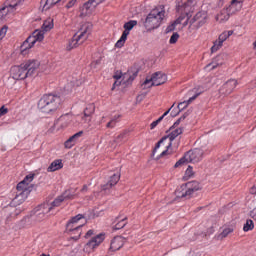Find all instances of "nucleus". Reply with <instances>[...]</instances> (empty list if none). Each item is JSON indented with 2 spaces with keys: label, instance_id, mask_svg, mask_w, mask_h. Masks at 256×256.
Masks as SVG:
<instances>
[{
  "label": "nucleus",
  "instance_id": "40",
  "mask_svg": "<svg viewBox=\"0 0 256 256\" xmlns=\"http://www.w3.org/2000/svg\"><path fill=\"white\" fill-rule=\"evenodd\" d=\"M231 35H233L232 30L224 31L219 35L218 41L225 43V41H227V39H229V37H231Z\"/></svg>",
  "mask_w": 256,
  "mask_h": 256
},
{
  "label": "nucleus",
  "instance_id": "25",
  "mask_svg": "<svg viewBox=\"0 0 256 256\" xmlns=\"http://www.w3.org/2000/svg\"><path fill=\"white\" fill-rule=\"evenodd\" d=\"M124 245L125 239L122 236H116L111 242L110 249L111 251H119Z\"/></svg>",
  "mask_w": 256,
  "mask_h": 256
},
{
  "label": "nucleus",
  "instance_id": "37",
  "mask_svg": "<svg viewBox=\"0 0 256 256\" xmlns=\"http://www.w3.org/2000/svg\"><path fill=\"white\" fill-rule=\"evenodd\" d=\"M223 65V61H221V56H217L213 59L212 63L208 64L206 67H211V70L217 69V67H221Z\"/></svg>",
  "mask_w": 256,
  "mask_h": 256
},
{
  "label": "nucleus",
  "instance_id": "29",
  "mask_svg": "<svg viewBox=\"0 0 256 256\" xmlns=\"http://www.w3.org/2000/svg\"><path fill=\"white\" fill-rule=\"evenodd\" d=\"M186 189L188 190V193L191 197L196 191H201V184L197 181H190L185 183Z\"/></svg>",
  "mask_w": 256,
  "mask_h": 256
},
{
  "label": "nucleus",
  "instance_id": "55",
  "mask_svg": "<svg viewBox=\"0 0 256 256\" xmlns=\"http://www.w3.org/2000/svg\"><path fill=\"white\" fill-rule=\"evenodd\" d=\"M67 233H69V235H71V239H73V237H77V231H67Z\"/></svg>",
  "mask_w": 256,
  "mask_h": 256
},
{
  "label": "nucleus",
  "instance_id": "8",
  "mask_svg": "<svg viewBox=\"0 0 256 256\" xmlns=\"http://www.w3.org/2000/svg\"><path fill=\"white\" fill-rule=\"evenodd\" d=\"M203 153V150L200 148L190 150L184 155L183 158L175 163L174 167H181V165H185L187 163H199V161L203 159Z\"/></svg>",
  "mask_w": 256,
  "mask_h": 256
},
{
  "label": "nucleus",
  "instance_id": "59",
  "mask_svg": "<svg viewBox=\"0 0 256 256\" xmlns=\"http://www.w3.org/2000/svg\"><path fill=\"white\" fill-rule=\"evenodd\" d=\"M119 139H125V133H122L120 135L117 136L116 141Z\"/></svg>",
  "mask_w": 256,
  "mask_h": 256
},
{
  "label": "nucleus",
  "instance_id": "36",
  "mask_svg": "<svg viewBox=\"0 0 256 256\" xmlns=\"http://www.w3.org/2000/svg\"><path fill=\"white\" fill-rule=\"evenodd\" d=\"M53 27H55V24L53 23V18H48L43 22L41 29L44 33H47L51 31Z\"/></svg>",
  "mask_w": 256,
  "mask_h": 256
},
{
  "label": "nucleus",
  "instance_id": "60",
  "mask_svg": "<svg viewBox=\"0 0 256 256\" xmlns=\"http://www.w3.org/2000/svg\"><path fill=\"white\" fill-rule=\"evenodd\" d=\"M89 187L87 185H84L81 189L82 193H85V191H88Z\"/></svg>",
  "mask_w": 256,
  "mask_h": 256
},
{
  "label": "nucleus",
  "instance_id": "42",
  "mask_svg": "<svg viewBox=\"0 0 256 256\" xmlns=\"http://www.w3.org/2000/svg\"><path fill=\"white\" fill-rule=\"evenodd\" d=\"M25 0H11L10 4L8 5V7L12 10L15 11V9H17V7H21V5H23Z\"/></svg>",
  "mask_w": 256,
  "mask_h": 256
},
{
  "label": "nucleus",
  "instance_id": "47",
  "mask_svg": "<svg viewBox=\"0 0 256 256\" xmlns=\"http://www.w3.org/2000/svg\"><path fill=\"white\" fill-rule=\"evenodd\" d=\"M125 225H127V221H125V219H122L120 222H118L115 226L114 229L117 231L119 229H123V227H125Z\"/></svg>",
  "mask_w": 256,
  "mask_h": 256
},
{
  "label": "nucleus",
  "instance_id": "28",
  "mask_svg": "<svg viewBox=\"0 0 256 256\" xmlns=\"http://www.w3.org/2000/svg\"><path fill=\"white\" fill-rule=\"evenodd\" d=\"M119 179H121V174L116 173L113 176L110 177L108 183L106 185L102 186L103 191H107L111 189L112 187H115L117 183H119Z\"/></svg>",
  "mask_w": 256,
  "mask_h": 256
},
{
  "label": "nucleus",
  "instance_id": "51",
  "mask_svg": "<svg viewBox=\"0 0 256 256\" xmlns=\"http://www.w3.org/2000/svg\"><path fill=\"white\" fill-rule=\"evenodd\" d=\"M170 112H171V113H170L171 117H177V115H179V113H181V112L178 110V108H177V109H173V108H172V110H171Z\"/></svg>",
  "mask_w": 256,
  "mask_h": 256
},
{
  "label": "nucleus",
  "instance_id": "52",
  "mask_svg": "<svg viewBox=\"0 0 256 256\" xmlns=\"http://www.w3.org/2000/svg\"><path fill=\"white\" fill-rule=\"evenodd\" d=\"M7 112H8L7 108H5V106H2L0 108V117H3V115H7Z\"/></svg>",
  "mask_w": 256,
  "mask_h": 256
},
{
  "label": "nucleus",
  "instance_id": "1",
  "mask_svg": "<svg viewBox=\"0 0 256 256\" xmlns=\"http://www.w3.org/2000/svg\"><path fill=\"white\" fill-rule=\"evenodd\" d=\"M167 18V10H165V5H158L153 8L147 15L144 21V27L147 31H154V29H159L161 23Z\"/></svg>",
  "mask_w": 256,
  "mask_h": 256
},
{
  "label": "nucleus",
  "instance_id": "26",
  "mask_svg": "<svg viewBox=\"0 0 256 256\" xmlns=\"http://www.w3.org/2000/svg\"><path fill=\"white\" fill-rule=\"evenodd\" d=\"M35 47V43L33 38L28 37L20 46V51L23 55H27L29 53V49H33Z\"/></svg>",
  "mask_w": 256,
  "mask_h": 256
},
{
  "label": "nucleus",
  "instance_id": "19",
  "mask_svg": "<svg viewBox=\"0 0 256 256\" xmlns=\"http://www.w3.org/2000/svg\"><path fill=\"white\" fill-rule=\"evenodd\" d=\"M72 121H73V116H71L69 114H65V115L60 116L57 119V121L54 124V127H56V129L58 131L67 129V127H69L71 125Z\"/></svg>",
  "mask_w": 256,
  "mask_h": 256
},
{
  "label": "nucleus",
  "instance_id": "21",
  "mask_svg": "<svg viewBox=\"0 0 256 256\" xmlns=\"http://www.w3.org/2000/svg\"><path fill=\"white\" fill-rule=\"evenodd\" d=\"M182 133H183V127L177 128L172 126L169 130V134L167 136H164L163 138L172 144L173 141H175V139H177V137H179V135H181Z\"/></svg>",
  "mask_w": 256,
  "mask_h": 256
},
{
  "label": "nucleus",
  "instance_id": "14",
  "mask_svg": "<svg viewBox=\"0 0 256 256\" xmlns=\"http://www.w3.org/2000/svg\"><path fill=\"white\" fill-rule=\"evenodd\" d=\"M34 179H35V174H33V173L28 174L23 179V181L18 183V185H17L18 193H24L26 195H29V193H31V189H33V185L31 183H33Z\"/></svg>",
  "mask_w": 256,
  "mask_h": 256
},
{
  "label": "nucleus",
  "instance_id": "20",
  "mask_svg": "<svg viewBox=\"0 0 256 256\" xmlns=\"http://www.w3.org/2000/svg\"><path fill=\"white\" fill-rule=\"evenodd\" d=\"M189 25L187 23V20H183V18L178 17L172 24H170L166 28V33H171L173 31H182V29H185Z\"/></svg>",
  "mask_w": 256,
  "mask_h": 256
},
{
  "label": "nucleus",
  "instance_id": "39",
  "mask_svg": "<svg viewBox=\"0 0 256 256\" xmlns=\"http://www.w3.org/2000/svg\"><path fill=\"white\" fill-rule=\"evenodd\" d=\"M95 113V104H88L84 109V117H91Z\"/></svg>",
  "mask_w": 256,
  "mask_h": 256
},
{
  "label": "nucleus",
  "instance_id": "24",
  "mask_svg": "<svg viewBox=\"0 0 256 256\" xmlns=\"http://www.w3.org/2000/svg\"><path fill=\"white\" fill-rule=\"evenodd\" d=\"M233 231H235V223L225 225L222 232L217 236V239L223 241V239H227Z\"/></svg>",
  "mask_w": 256,
  "mask_h": 256
},
{
  "label": "nucleus",
  "instance_id": "27",
  "mask_svg": "<svg viewBox=\"0 0 256 256\" xmlns=\"http://www.w3.org/2000/svg\"><path fill=\"white\" fill-rule=\"evenodd\" d=\"M83 135V132H77L76 134L72 135L69 140L64 142V147L65 149H72L73 147H75L76 143H77V139H79V137H81Z\"/></svg>",
  "mask_w": 256,
  "mask_h": 256
},
{
  "label": "nucleus",
  "instance_id": "38",
  "mask_svg": "<svg viewBox=\"0 0 256 256\" xmlns=\"http://www.w3.org/2000/svg\"><path fill=\"white\" fill-rule=\"evenodd\" d=\"M9 13H13V10L9 7V5L4 6L2 9H0V21H3V19H7Z\"/></svg>",
  "mask_w": 256,
  "mask_h": 256
},
{
  "label": "nucleus",
  "instance_id": "3",
  "mask_svg": "<svg viewBox=\"0 0 256 256\" xmlns=\"http://www.w3.org/2000/svg\"><path fill=\"white\" fill-rule=\"evenodd\" d=\"M84 238L88 239L86 244L83 246V253L89 255L90 253H95V250L101 246V243L105 241V234L100 233L95 235V230H88L84 235Z\"/></svg>",
  "mask_w": 256,
  "mask_h": 256
},
{
  "label": "nucleus",
  "instance_id": "46",
  "mask_svg": "<svg viewBox=\"0 0 256 256\" xmlns=\"http://www.w3.org/2000/svg\"><path fill=\"white\" fill-rule=\"evenodd\" d=\"M177 41H179V33L175 32L170 37L169 43H170V45H175V43H177Z\"/></svg>",
  "mask_w": 256,
  "mask_h": 256
},
{
  "label": "nucleus",
  "instance_id": "13",
  "mask_svg": "<svg viewBox=\"0 0 256 256\" xmlns=\"http://www.w3.org/2000/svg\"><path fill=\"white\" fill-rule=\"evenodd\" d=\"M62 201H65V197L59 196L51 203V205L44 204V205L39 206V208L36 211V217H39V219H43V217H45V215H47V213H51V211H53V209H55V207H59V205H61Z\"/></svg>",
  "mask_w": 256,
  "mask_h": 256
},
{
  "label": "nucleus",
  "instance_id": "15",
  "mask_svg": "<svg viewBox=\"0 0 256 256\" xmlns=\"http://www.w3.org/2000/svg\"><path fill=\"white\" fill-rule=\"evenodd\" d=\"M137 26V20H130L124 24V31L120 37V39L116 42L115 47L121 49L125 45V41H127V37L129 36V31L133 29V27Z\"/></svg>",
  "mask_w": 256,
  "mask_h": 256
},
{
  "label": "nucleus",
  "instance_id": "9",
  "mask_svg": "<svg viewBox=\"0 0 256 256\" xmlns=\"http://www.w3.org/2000/svg\"><path fill=\"white\" fill-rule=\"evenodd\" d=\"M91 31V24L86 23L81 28V33L78 36H74L73 39L69 42L67 49H75L79 47V45H83L87 38L89 37V33Z\"/></svg>",
  "mask_w": 256,
  "mask_h": 256
},
{
  "label": "nucleus",
  "instance_id": "64",
  "mask_svg": "<svg viewBox=\"0 0 256 256\" xmlns=\"http://www.w3.org/2000/svg\"><path fill=\"white\" fill-rule=\"evenodd\" d=\"M40 256H50L49 254H41Z\"/></svg>",
  "mask_w": 256,
  "mask_h": 256
},
{
  "label": "nucleus",
  "instance_id": "12",
  "mask_svg": "<svg viewBox=\"0 0 256 256\" xmlns=\"http://www.w3.org/2000/svg\"><path fill=\"white\" fill-rule=\"evenodd\" d=\"M105 0H88L79 8V17L81 19H85V17H89L93 15V11L97 9L98 5H101Z\"/></svg>",
  "mask_w": 256,
  "mask_h": 256
},
{
  "label": "nucleus",
  "instance_id": "35",
  "mask_svg": "<svg viewBox=\"0 0 256 256\" xmlns=\"http://www.w3.org/2000/svg\"><path fill=\"white\" fill-rule=\"evenodd\" d=\"M30 39L34 40V43L37 41L41 43L43 39H45V32L43 30H35L31 36H29Z\"/></svg>",
  "mask_w": 256,
  "mask_h": 256
},
{
  "label": "nucleus",
  "instance_id": "58",
  "mask_svg": "<svg viewBox=\"0 0 256 256\" xmlns=\"http://www.w3.org/2000/svg\"><path fill=\"white\" fill-rule=\"evenodd\" d=\"M181 122H182V121H181L180 119H178V120L174 123L173 127L179 128V125H180Z\"/></svg>",
  "mask_w": 256,
  "mask_h": 256
},
{
  "label": "nucleus",
  "instance_id": "32",
  "mask_svg": "<svg viewBox=\"0 0 256 256\" xmlns=\"http://www.w3.org/2000/svg\"><path fill=\"white\" fill-rule=\"evenodd\" d=\"M59 169H63V160L56 159L49 165L47 171L48 173H55V171H59Z\"/></svg>",
  "mask_w": 256,
  "mask_h": 256
},
{
  "label": "nucleus",
  "instance_id": "2",
  "mask_svg": "<svg viewBox=\"0 0 256 256\" xmlns=\"http://www.w3.org/2000/svg\"><path fill=\"white\" fill-rule=\"evenodd\" d=\"M61 107V97L57 95H44L38 101V109L45 115H53Z\"/></svg>",
  "mask_w": 256,
  "mask_h": 256
},
{
  "label": "nucleus",
  "instance_id": "6",
  "mask_svg": "<svg viewBox=\"0 0 256 256\" xmlns=\"http://www.w3.org/2000/svg\"><path fill=\"white\" fill-rule=\"evenodd\" d=\"M209 19V14H207V11L200 10L198 11L194 16H192L188 21V30L191 31H197L198 29H201L205 23H207V20Z\"/></svg>",
  "mask_w": 256,
  "mask_h": 256
},
{
  "label": "nucleus",
  "instance_id": "41",
  "mask_svg": "<svg viewBox=\"0 0 256 256\" xmlns=\"http://www.w3.org/2000/svg\"><path fill=\"white\" fill-rule=\"evenodd\" d=\"M253 229H255V223H253V220H246V223L243 226V231L247 233V231H253Z\"/></svg>",
  "mask_w": 256,
  "mask_h": 256
},
{
  "label": "nucleus",
  "instance_id": "17",
  "mask_svg": "<svg viewBox=\"0 0 256 256\" xmlns=\"http://www.w3.org/2000/svg\"><path fill=\"white\" fill-rule=\"evenodd\" d=\"M237 85H239V82L236 79H230L225 82L218 90L220 97H227V95H231V93L235 91V87H237Z\"/></svg>",
  "mask_w": 256,
  "mask_h": 256
},
{
  "label": "nucleus",
  "instance_id": "43",
  "mask_svg": "<svg viewBox=\"0 0 256 256\" xmlns=\"http://www.w3.org/2000/svg\"><path fill=\"white\" fill-rule=\"evenodd\" d=\"M221 47H223V42H220V40L217 39L216 41H214V44L211 47V53H217V51H219Z\"/></svg>",
  "mask_w": 256,
  "mask_h": 256
},
{
  "label": "nucleus",
  "instance_id": "54",
  "mask_svg": "<svg viewBox=\"0 0 256 256\" xmlns=\"http://www.w3.org/2000/svg\"><path fill=\"white\" fill-rule=\"evenodd\" d=\"M250 217H252V219H254V221H256V208H254V209L250 212Z\"/></svg>",
  "mask_w": 256,
  "mask_h": 256
},
{
  "label": "nucleus",
  "instance_id": "23",
  "mask_svg": "<svg viewBox=\"0 0 256 256\" xmlns=\"http://www.w3.org/2000/svg\"><path fill=\"white\" fill-rule=\"evenodd\" d=\"M66 0H41L40 9L41 11H49L52 7L59 3H65Z\"/></svg>",
  "mask_w": 256,
  "mask_h": 256
},
{
  "label": "nucleus",
  "instance_id": "22",
  "mask_svg": "<svg viewBox=\"0 0 256 256\" xmlns=\"http://www.w3.org/2000/svg\"><path fill=\"white\" fill-rule=\"evenodd\" d=\"M242 8H243V1L232 0L231 4L226 9L230 15H236V13H239V11H241Z\"/></svg>",
  "mask_w": 256,
  "mask_h": 256
},
{
  "label": "nucleus",
  "instance_id": "57",
  "mask_svg": "<svg viewBox=\"0 0 256 256\" xmlns=\"http://www.w3.org/2000/svg\"><path fill=\"white\" fill-rule=\"evenodd\" d=\"M250 193L252 195H256V186H253L251 189H250Z\"/></svg>",
  "mask_w": 256,
  "mask_h": 256
},
{
  "label": "nucleus",
  "instance_id": "7",
  "mask_svg": "<svg viewBox=\"0 0 256 256\" xmlns=\"http://www.w3.org/2000/svg\"><path fill=\"white\" fill-rule=\"evenodd\" d=\"M171 145V142L167 141V138H162L153 150V159L158 161V159H161L162 157H167V155H171V153H173V151L171 150Z\"/></svg>",
  "mask_w": 256,
  "mask_h": 256
},
{
  "label": "nucleus",
  "instance_id": "49",
  "mask_svg": "<svg viewBox=\"0 0 256 256\" xmlns=\"http://www.w3.org/2000/svg\"><path fill=\"white\" fill-rule=\"evenodd\" d=\"M162 119H163V116H160L156 121H154V122H152V123L150 124V128L153 129V128H155L156 126H158L159 123H161Z\"/></svg>",
  "mask_w": 256,
  "mask_h": 256
},
{
  "label": "nucleus",
  "instance_id": "10",
  "mask_svg": "<svg viewBox=\"0 0 256 256\" xmlns=\"http://www.w3.org/2000/svg\"><path fill=\"white\" fill-rule=\"evenodd\" d=\"M135 77H137V73L131 74L130 72H127L123 74L121 72H116L114 74L115 82L113 84L112 91L114 89H117V87L129 86L130 83H133V81H135Z\"/></svg>",
  "mask_w": 256,
  "mask_h": 256
},
{
  "label": "nucleus",
  "instance_id": "56",
  "mask_svg": "<svg viewBox=\"0 0 256 256\" xmlns=\"http://www.w3.org/2000/svg\"><path fill=\"white\" fill-rule=\"evenodd\" d=\"M115 143H117V140H113L112 142H110V147H112V149H115L117 147Z\"/></svg>",
  "mask_w": 256,
  "mask_h": 256
},
{
  "label": "nucleus",
  "instance_id": "11",
  "mask_svg": "<svg viewBox=\"0 0 256 256\" xmlns=\"http://www.w3.org/2000/svg\"><path fill=\"white\" fill-rule=\"evenodd\" d=\"M167 83V74L163 72H155L151 77L146 78L142 84L143 89H151V87H159Z\"/></svg>",
  "mask_w": 256,
  "mask_h": 256
},
{
  "label": "nucleus",
  "instance_id": "31",
  "mask_svg": "<svg viewBox=\"0 0 256 256\" xmlns=\"http://www.w3.org/2000/svg\"><path fill=\"white\" fill-rule=\"evenodd\" d=\"M175 196L178 199H183L185 197H191V195L189 194V190H187V186L185 184H182L181 186H179L176 189Z\"/></svg>",
  "mask_w": 256,
  "mask_h": 256
},
{
  "label": "nucleus",
  "instance_id": "61",
  "mask_svg": "<svg viewBox=\"0 0 256 256\" xmlns=\"http://www.w3.org/2000/svg\"><path fill=\"white\" fill-rule=\"evenodd\" d=\"M179 119L181 121H185V119H187V114L182 115Z\"/></svg>",
  "mask_w": 256,
  "mask_h": 256
},
{
  "label": "nucleus",
  "instance_id": "62",
  "mask_svg": "<svg viewBox=\"0 0 256 256\" xmlns=\"http://www.w3.org/2000/svg\"><path fill=\"white\" fill-rule=\"evenodd\" d=\"M253 48L256 49V41L253 43Z\"/></svg>",
  "mask_w": 256,
  "mask_h": 256
},
{
  "label": "nucleus",
  "instance_id": "34",
  "mask_svg": "<svg viewBox=\"0 0 256 256\" xmlns=\"http://www.w3.org/2000/svg\"><path fill=\"white\" fill-rule=\"evenodd\" d=\"M197 97H199V94L192 96L188 100L180 102L177 106V109L179 110V112L181 113V111H184V109H187V107H189V105H191V103H193V101H195Z\"/></svg>",
  "mask_w": 256,
  "mask_h": 256
},
{
  "label": "nucleus",
  "instance_id": "45",
  "mask_svg": "<svg viewBox=\"0 0 256 256\" xmlns=\"http://www.w3.org/2000/svg\"><path fill=\"white\" fill-rule=\"evenodd\" d=\"M119 115L113 116L112 119L107 123L106 127L108 129H113L115 125H117V119H119Z\"/></svg>",
  "mask_w": 256,
  "mask_h": 256
},
{
  "label": "nucleus",
  "instance_id": "4",
  "mask_svg": "<svg viewBox=\"0 0 256 256\" xmlns=\"http://www.w3.org/2000/svg\"><path fill=\"white\" fill-rule=\"evenodd\" d=\"M178 1V13L183 21L189 24V20L193 17L195 12V7L197 6V0H177Z\"/></svg>",
  "mask_w": 256,
  "mask_h": 256
},
{
  "label": "nucleus",
  "instance_id": "30",
  "mask_svg": "<svg viewBox=\"0 0 256 256\" xmlns=\"http://www.w3.org/2000/svg\"><path fill=\"white\" fill-rule=\"evenodd\" d=\"M231 17L227 8L222 9L215 17L217 23H227V20Z\"/></svg>",
  "mask_w": 256,
  "mask_h": 256
},
{
  "label": "nucleus",
  "instance_id": "33",
  "mask_svg": "<svg viewBox=\"0 0 256 256\" xmlns=\"http://www.w3.org/2000/svg\"><path fill=\"white\" fill-rule=\"evenodd\" d=\"M29 194H25L23 192H18L15 198L12 200L11 205L13 207H17V205H21L22 203L25 202V199H27V196Z\"/></svg>",
  "mask_w": 256,
  "mask_h": 256
},
{
  "label": "nucleus",
  "instance_id": "18",
  "mask_svg": "<svg viewBox=\"0 0 256 256\" xmlns=\"http://www.w3.org/2000/svg\"><path fill=\"white\" fill-rule=\"evenodd\" d=\"M24 67L26 69V73L28 74V77H31L39 71V67H41V62L39 60L31 59L23 62Z\"/></svg>",
  "mask_w": 256,
  "mask_h": 256
},
{
  "label": "nucleus",
  "instance_id": "44",
  "mask_svg": "<svg viewBox=\"0 0 256 256\" xmlns=\"http://www.w3.org/2000/svg\"><path fill=\"white\" fill-rule=\"evenodd\" d=\"M192 177H195V170H193L191 166H188L185 171L184 179H191Z\"/></svg>",
  "mask_w": 256,
  "mask_h": 256
},
{
  "label": "nucleus",
  "instance_id": "16",
  "mask_svg": "<svg viewBox=\"0 0 256 256\" xmlns=\"http://www.w3.org/2000/svg\"><path fill=\"white\" fill-rule=\"evenodd\" d=\"M10 75L12 79H15L16 81H21L29 77V74H27V70L25 68V64L23 63L18 66H13L10 70Z\"/></svg>",
  "mask_w": 256,
  "mask_h": 256
},
{
  "label": "nucleus",
  "instance_id": "5",
  "mask_svg": "<svg viewBox=\"0 0 256 256\" xmlns=\"http://www.w3.org/2000/svg\"><path fill=\"white\" fill-rule=\"evenodd\" d=\"M87 223V220L85 219V216L83 214H78L74 216L72 219L69 220V222L66 225L67 231H77V236H73L74 241H79L81 238V235L83 231L81 230V227Z\"/></svg>",
  "mask_w": 256,
  "mask_h": 256
},
{
  "label": "nucleus",
  "instance_id": "53",
  "mask_svg": "<svg viewBox=\"0 0 256 256\" xmlns=\"http://www.w3.org/2000/svg\"><path fill=\"white\" fill-rule=\"evenodd\" d=\"M173 107H175V103L162 115L163 119H165V117H167V115L173 111Z\"/></svg>",
  "mask_w": 256,
  "mask_h": 256
},
{
  "label": "nucleus",
  "instance_id": "50",
  "mask_svg": "<svg viewBox=\"0 0 256 256\" xmlns=\"http://www.w3.org/2000/svg\"><path fill=\"white\" fill-rule=\"evenodd\" d=\"M75 3H77V0H70V1L66 4V9H71V7H75Z\"/></svg>",
  "mask_w": 256,
  "mask_h": 256
},
{
  "label": "nucleus",
  "instance_id": "63",
  "mask_svg": "<svg viewBox=\"0 0 256 256\" xmlns=\"http://www.w3.org/2000/svg\"><path fill=\"white\" fill-rule=\"evenodd\" d=\"M187 256H193V254H192L191 252H189V253L187 254Z\"/></svg>",
  "mask_w": 256,
  "mask_h": 256
},
{
  "label": "nucleus",
  "instance_id": "48",
  "mask_svg": "<svg viewBox=\"0 0 256 256\" xmlns=\"http://www.w3.org/2000/svg\"><path fill=\"white\" fill-rule=\"evenodd\" d=\"M7 26H3L0 29V41L4 39V37L7 35Z\"/></svg>",
  "mask_w": 256,
  "mask_h": 256
}]
</instances>
